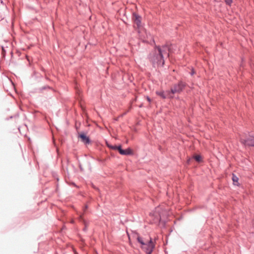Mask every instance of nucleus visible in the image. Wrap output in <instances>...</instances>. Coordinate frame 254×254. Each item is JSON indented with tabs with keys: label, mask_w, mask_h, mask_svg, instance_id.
<instances>
[{
	"label": "nucleus",
	"mask_w": 254,
	"mask_h": 254,
	"mask_svg": "<svg viewBox=\"0 0 254 254\" xmlns=\"http://www.w3.org/2000/svg\"><path fill=\"white\" fill-rule=\"evenodd\" d=\"M80 218L82 219V216H80Z\"/></svg>",
	"instance_id": "f3484780"
},
{
	"label": "nucleus",
	"mask_w": 254,
	"mask_h": 254,
	"mask_svg": "<svg viewBox=\"0 0 254 254\" xmlns=\"http://www.w3.org/2000/svg\"><path fill=\"white\" fill-rule=\"evenodd\" d=\"M240 142L245 146L254 147V135H249L246 137H240Z\"/></svg>",
	"instance_id": "20e7f679"
},
{
	"label": "nucleus",
	"mask_w": 254,
	"mask_h": 254,
	"mask_svg": "<svg viewBox=\"0 0 254 254\" xmlns=\"http://www.w3.org/2000/svg\"><path fill=\"white\" fill-rule=\"evenodd\" d=\"M194 159L198 162H200L202 160V157L199 155H196L194 156Z\"/></svg>",
	"instance_id": "9b49d317"
},
{
	"label": "nucleus",
	"mask_w": 254,
	"mask_h": 254,
	"mask_svg": "<svg viewBox=\"0 0 254 254\" xmlns=\"http://www.w3.org/2000/svg\"><path fill=\"white\" fill-rule=\"evenodd\" d=\"M232 181L233 182V184L235 186H240V184L239 183V178L238 177L235 175L234 174H232Z\"/></svg>",
	"instance_id": "1a4fd4ad"
},
{
	"label": "nucleus",
	"mask_w": 254,
	"mask_h": 254,
	"mask_svg": "<svg viewBox=\"0 0 254 254\" xmlns=\"http://www.w3.org/2000/svg\"><path fill=\"white\" fill-rule=\"evenodd\" d=\"M132 19L134 23V27L140 28L141 27V17L137 14H133Z\"/></svg>",
	"instance_id": "39448f33"
},
{
	"label": "nucleus",
	"mask_w": 254,
	"mask_h": 254,
	"mask_svg": "<svg viewBox=\"0 0 254 254\" xmlns=\"http://www.w3.org/2000/svg\"><path fill=\"white\" fill-rule=\"evenodd\" d=\"M185 86V84L182 82H180L179 83H178V84H175L171 88L170 91H167L169 98H173V96L172 95L173 94L181 92L183 90Z\"/></svg>",
	"instance_id": "7ed1b4c3"
},
{
	"label": "nucleus",
	"mask_w": 254,
	"mask_h": 254,
	"mask_svg": "<svg viewBox=\"0 0 254 254\" xmlns=\"http://www.w3.org/2000/svg\"><path fill=\"white\" fill-rule=\"evenodd\" d=\"M112 148L114 149H117V148L116 147V146H112L111 147Z\"/></svg>",
	"instance_id": "2eb2a0df"
},
{
	"label": "nucleus",
	"mask_w": 254,
	"mask_h": 254,
	"mask_svg": "<svg viewBox=\"0 0 254 254\" xmlns=\"http://www.w3.org/2000/svg\"><path fill=\"white\" fill-rule=\"evenodd\" d=\"M147 100L149 102H150V101H151V99H150L148 97H147Z\"/></svg>",
	"instance_id": "4468645a"
},
{
	"label": "nucleus",
	"mask_w": 254,
	"mask_h": 254,
	"mask_svg": "<svg viewBox=\"0 0 254 254\" xmlns=\"http://www.w3.org/2000/svg\"><path fill=\"white\" fill-rule=\"evenodd\" d=\"M170 52L171 49L168 45H164L162 47H158L154 50V52L150 55V61L153 64L162 66L164 64V60L163 59L164 56H167L169 57Z\"/></svg>",
	"instance_id": "f257e3e1"
},
{
	"label": "nucleus",
	"mask_w": 254,
	"mask_h": 254,
	"mask_svg": "<svg viewBox=\"0 0 254 254\" xmlns=\"http://www.w3.org/2000/svg\"><path fill=\"white\" fill-rule=\"evenodd\" d=\"M78 137L80 138L81 140L84 143H89L90 139L88 136H87L86 133L83 132L78 133Z\"/></svg>",
	"instance_id": "423d86ee"
},
{
	"label": "nucleus",
	"mask_w": 254,
	"mask_h": 254,
	"mask_svg": "<svg viewBox=\"0 0 254 254\" xmlns=\"http://www.w3.org/2000/svg\"><path fill=\"white\" fill-rule=\"evenodd\" d=\"M137 241L141 245V248L147 254H151L154 248V244L151 238L146 239L141 237H137Z\"/></svg>",
	"instance_id": "f03ea898"
},
{
	"label": "nucleus",
	"mask_w": 254,
	"mask_h": 254,
	"mask_svg": "<svg viewBox=\"0 0 254 254\" xmlns=\"http://www.w3.org/2000/svg\"><path fill=\"white\" fill-rule=\"evenodd\" d=\"M156 93L157 95L159 96L163 99H165L167 97H169L167 91L165 93L163 91H156Z\"/></svg>",
	"instance_id": "0eeeda50"
},
{
	"label": "nucleus",
	"mask_w": 254,
	"mask_h": 254,
	"mask_svg": "<svg viewBox=\"0 0 254 254\" xmlns=\"http://www.w3.org/2000/svg\"><path fill=\"white\" fill-rule=\"evenodd\" d=\"M225 2L226 4H227L229 6H231V5L233 2V0H225Z\"/></svg>",
	"instance_id": "f8f14e48"
},
{
	"label": "nucleus",
	"mask_w": 254,
	"mask_h": 254,
	"mask_svg": "<svg viewBox=\"0 0 254 254\" xmlns=\"http://www.w3.org/2000/svg\"><path fill=\"white\" fill-rule=\"evenodd\" d=\"M154 215H155V218L153 219L154 222H158L160 221V220L161 219V216H160V214L157 212H155V213L154 214Z\"/></svg>",
	"instance_id": "9d476101"
},
{
	"label": "nucleus",
	"mask_w": 254,
	"mask_h": 254,
	"mask_svg": "<svg viewBox=\"0 0 254 254\" xmlns=\"http://www.w3.org/2000/svg\"><path fill=\"white\" fill-rule=\"evenodd\" d=\"M116 147L117 148V149L118 150V151H119L120 153L121 150H123V149H122L121 148V146H116Z\"/></svg>",
	"instance_id": "ddd939ff"
},
{
	"label": "nucleus",
	"mask_w": 254,
	"mask_h": 254,
	"mask_svg": "<svg viewBox=\"0 0 254 254\" xmlns=\"http://www.w3.org/2000/svg\"><path fill=\"white\" fill-rule=\"evenodd\" d=\"M252 223H253V226H254V219L253 220Z\"/></svg>",
	"instance_id": "dca6fc26"
},
{
	"label": "nucleus",
	"mask_w": 254,
	"mask_h": 254,
	"mask_svg": "<svg viewBox=\"0 0 254 254\" xmlns=\"http://www.w3.org/2000/svg\"><path fill=\"white\" fill-rule=\"evenodd\" d=\"M120 154L122 155H131L133 154L132 150L128 148L126 150H121Z\"/></svg>",
	"instance_id": "6e6552de"
}]
</instances>
